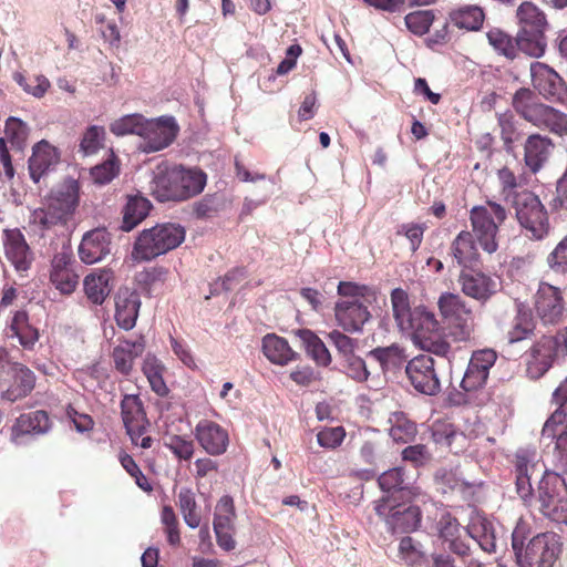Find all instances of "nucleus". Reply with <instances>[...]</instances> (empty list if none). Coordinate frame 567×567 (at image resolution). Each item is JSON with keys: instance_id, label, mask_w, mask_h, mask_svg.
Returning <instances> with one entry per match:
<instances>
[{"instance_id": "c03bdc74", "label": "nucleus", "mask_w": 567, "mask_h": 567, "mask_svg": "<svg viewBox=\"0 0 567 567\" xmlns=\"http://www.w3.org/2000/svg\"><path fill=\"white\" fill-rule=\"evenodd\" d=\"M236 512L234 499L229 495H224L217 502L214 513V529H234Z\"/></svg>"}, {"instance_id": "9b49d317", "label": "nucleus", "mask_w": 567, "mask_h": 567, "mask_svg": "<svg viewBox=\"0 0 567 567\" xmlns=\"http://www.w3.org/2000/svg\"><path fill=\"white\" fill-rule=\"evenodd\" d=\"M3 254L8 262L20 277H28L34 261V252L19 228H6L2 231Z\"/></svg>"}, {"instance_id": "a19ab883", "label": "nucleus", "mask_w": 567, "mask_h": 567, "mask_svg": "<svg viewBox=\"0 0 567 567\" xmlns=\"http://www.w3.org/2000/svg\"><path fill=\"white\" fill-rule=\"evenodd\" d=\"M517 49L530 56H542L546 49L544 31L520 30L516 37Z\"/></svg>"}, {"instance_id": "4d7b16f0", "label": "nucleus", "mask_w": 567, "mask_h": 567, "mask_svg": "<svg viewBox=\"0 0 567 567\" xmlns=\"http://www.w3.org/2000/svg\"><path fill=\"white\" fill-rule=\"evenodd\" d=\"M434 21L432 11H414L404 18L406 28L415 35L425 34Z\"/></svg>"}, {"instance_id": "1a4fd4ad", "label": "nucleus", "mask_w": 567, "mask_h": 567, "mask_svg": "<svg viewBox=\"0 0 567 567\" xmlns=\"http://www.w3.org/2000/svg\"><path fill=\"white\" fill-rule=\"evenodd\" d=\"M437 306L441 316L451 328V333L458 341H466L473 332L472 309L464 299L453 292H443Z\"/></svg>"}, {"instance_id": "774afa93", "label": "nucleus", "mask_w": 567, "mask_h": 567, "mask_svg": "<svg viewBox=\"0 0 567 567\" xmlns=\"http://www.w3.org/2000/svg\"><path fill=\"white\" fill-rule=\"evenodd\" d=\"M424 230V226L420 224L409 223L400 225L396 229V235L405 236L410 241L411 250L415 252L423 240Z\"/></svg>"}, {"instance_id": "a18cd8bd", "label": "nucleus", "mask_w": 567, "mask_h": 567, "mask_svg": "<svg viewBox=\"0 0 567 567\" xmlns=\"http://www.w3.org/2000/svg\"><path fill=\"white\" fill-rule=\"evenodd\" d=\"M146 118L138 113L124 115L110 125V131L116 136L135 134L141 136Z\"/></svg>"}, {"instance_id": "37998d69", "label": "nucleus", "mask_w": 567, "mask_h": 567, "mask_svg": "<svg viewBox=\"0 0 567 567\" xmlns=\"http://www.w3.org/2000/svg\"><path fill=\"white\" fill-rule=\"evenodd\" d=\"M517 18L520 30L544 31L546 25L545 14L532 2H523L517 9Z\"/></svg>"}, {"instance_id": "6ab92c4d", "label": "nucleus", "mask_w": 567, "mask_h": 567, "mask_svg": "<svg viewBox=\"0 0 567 567\" xmlns=\"http://www.w3.org/2000/svg\"><path fill=\"white\" fill-rule=\"evenodd\" d=\"M195 437L203 450L212 456L223 455L229 445L228 431L210 420H202L197 423Z\"/></svg>"}, {"instance_id": "58836bf2", "label": "nucleus", "mask_w": 567, "mask_h": 567, "mask_svg": "<svg viewBox=\"0 0 567 567\" xmlns=\"http://www.w3.org/2000/svg\"><path fill=\"white\" fill-rule=\"evenodd\" d=\"M453 23L468 31H477L482 28L485 14L477 6H465L451 14Z\"/></svg>"}, {"instance_id": "c85d7f7f", "label": "nucleus", "mask_w": 567, "mask_h": 567, "mask_svg": "<svg viewBox=\"0 0 567 567\" xmlns=\"http://www.w3.org/2000/svg\"><path fill=\"white\" fill-rule=\"evenodd\" d=\"M262 352L269 361L279 365H286L298 358V353L290 348L288 341L274 333L262 338Z\"/></svg>"}, {"instance_id": "f257e3e1", "label": "nucleus", "mask_w": 567, "mask_h": 567, "mask_svg": "<svg viewBox=\"0 0 567 567\" xmlns=\"http://www.w3.org/2000/svg\"><path fill=\"white\" fill-rule=\"evenodd\" d=\"M516 492L527 506H537L544 516L567 525V484L551 471H543L536 452L520 449L515 454Z\"/></svg>"}, {"instance_id": "7c9ffc66", "label": "nucleus", "mask_w": 567, "mask_h": 567, "mask_svg": "<svg viewBox=\"0 0 567 567\" xmlns=\"http://www.w3.org/2000/svg\"><path fill=\"white\" fill-rule=\"evenodd\" d=\"M145 348L143 338L134 341L124 340L113 351L115 368L123 374H128L133 368V362L138 358Z\"/></svg>"}, {"instance_id": "423d86ee", "label": "nucleus", "mask_w": 567, "mask_h": 567, "mask_svg": "<svg viewBox=\"0 0 567 567\" xmlns=\"http://www.w3.org/2000/svg\"><path fill=\"white\" fill-rule=\"evenodd\" d=\"M185 228L176 223H163L144 229L137 236L132 256L150 261L177 248L185 240Z\"/></svg>"}, {"instance_id": "b1692460", "label": "nucleus", "mask_w": 567, "mask_h": 567, "mask_svg": "<svg viewBox=\"0 0 567 567\" xmlns=\"http://www.w3.org/2000/svg\"><path fill=\"white\" fill-rule=\"evenodd\" d=\"M59 163V153L54 146L42 140L32 148V155L29 158L30 177L34 183L52 171Z\"/></svg>"}, {"instance_id": "0e129e2a", "label": "nucleus", "mask_w": 567, "mask_h": 567, "mask_svg": "<svg viewBox=\"0 0 567 567\" xmlns=\"http://www.w3.org/2000/svg\"><path fill=\"white\" fill-rule=\"evenodd\" d=\"M346 436L342 426L326 427L317 434L318 444L326 449H336L343 442Z\"/></svg>"}, {"instance_id": "4c0bfd02", "label": "nucleus", "mask_w": 567, "mask_h": 567, "mask_svg": "<svg viewBox=\"0 0 567 567\" xmlns=\"http://www.w3.org/2000/svg\"><path fill=\"white\" fill-rule=\"evenodd\" d=\"M177 506L183 515L185 524L195 529L199 527L202 518L197 512L195 493L188 487H182L177 493Z\"/></svg>"}, {"instance_id": "de8ad7c7", "label": "nucleus", "mask_w": 567, "mask_h": 567, "mask_svg": "<svg viewBox=\"0 0 567 567\" xmlns=\"http://www.w3.org/2000/svg\"><path fill=\"white\" fill-rule=\"evenodd\" d=\"M226 206L227 198L224 194H207L200 200L194 203V213L199 218H209L224 210Z\"/></svg>"}, {"instance_id": "ea45409f", "label": "nucleus", "mask_w": 567, "mask_h": 567, "mask_svg": "<svg viewBox=\"0 0 567 567\" xmlns=\"http://www.w3.org/2000/svg\"><path fill=\"white\" fill-rule=\"evenodd\" d=\"M497 123L501 128L504 148L506 152L512 153L514 151V143L519 141L523 136L519 123L511 111L499 113L497 115Z\"/></svg>"}, {"instance_id": "a211bd4d", "label": "nucleus", "mask_w": 567, "mask_h": 567, "mask_svg": "<svg viewBox=\"0 0 567 567\" xmlns=\"http://www.w3.org/2000/svg\"><path fill=\"white\" fill-rule=\"evenodd\" d=\"M560 352L559 338L544 336L532 348L527 360V373L532 379L543 377Z\"/></svg>"}, {"instance_id": "473e14b6", "label": "nucleus", "mask_w": 567, "mask_h": 567, "mask_svg": "<svg viewBox=\"0 0 567 567\" xmlns=\"http://www.w3.org/2000/svg\"><path fill=\"white\" fill-rule=\"evenodd\" d=\"M391 303L396 326L402 332H410L413 328L411 322L414 317V308L410 307L408 293L400 288L394 289L391 292Z\"/></svg>"}, {"instance_id": "338daca9", "label": "nucleus", "mask_w": 567, "mask_h": 567, "mask_svg": "<svg viewBox=\"0 0 567 567\" xmlns=\"http://www.w3.org/2000/svg\"><path fill=\"white\" fill-rule=\"evenodd\" d=\"M121 464L125 468V471L135 478L136 485L145 491L151 492L153 489L146 476L140 470L138 465L135 463L132 456L124 454L121 456Z\"/></svg>"}, {"instance_id": "5fc2aeb1", "label": "nucleus", "mask_w": 567, "mask_h": 567, "mask_svg": "<svg viewBox=\"0 0 567 567\" xmlns=\"http://www.w3.org/2000/svg\"><path fill=\"white\" fill-rule=\"evenodd\" d=\"M399 553L401 558L410 566L421 565L425 559L421 544L409 536L400 540Z\"/></svg>"}, {"instance_id": "f3484780", "label": "nucleus", "mask_w": 567, "mask_h": 567, "mask_svg": "<svg viewBox=\"0 0 567 567\" xmlns=\"http://www.w3.org/2000/svg\"><path fill=\"white\" fill-rule=\"evenodd\" d=\"M532 84L546 100H561L566 85L563 78L549 65L542 62L530 64Z\"/></svg>"}, {"instance_id": "6e6d98bb", "label": "nucleus", "mask_w": 567, "mask_h": 567, "mask_svg": "<svg viewBox=\"0 0 567 567\" xmlns=\"http://www.w3.org/2000/svg\"><path fill=\"white\" fill-rule=\"evenodd\" d=\"M13 79L27 93L38 99L42 97L50 87V81L44 75L25 78L21 73H16Z\"/></svg>"}, {"instance_id": "aec40b11", "label": "nucleus", "mask_w": 567, "mask_h": 567, "mask_svg": "<svg viewBox=\"0 0 567 567\" xmlns=\"http://www.w3.org/2000/svg\"><path fill=\"white\" fill-rule=\"evenodd\" d=\"M458 284L464 295L477 300L482 305L487 302L497 292L499 286L495 279L481 271L471 272L467 270L461 271Z\"/></svg>"}, {"instance_id": "dca6fc26", "label": "nucleus", "mask_w": 567, "mask_h": 567, "mask_svg": "<svg viewBox=\"0 0 567 567\" xmlns=\"http://www.w3.org/2000/svg\"><path fill=\"white\" fill-rule=\"evenodd\" d=\"M50 430V420L45 411L37 410L21 414L11 427V442L16 445L28 444L33 436L45 434Z\"/></svg>"}, {"instance_id": "052dcab7", "label": "nucleus", "mask_w": 567, "mask_h": 567, "mask_svg": "<svg viewBox=\"0 0 567 567\" xmlns=\"http://www.w3.org/2000/svg\"><path fill=\"white\" fill-rule=\"evenodd\" d=\"M547 262L551 272L567 275V236L549 254Z\"/></svg>"}, {"instance_id": "ddd939ff", "label": "nucleus", "mask_w": 567, "mask_h": 567, "mask_svg": "<svg viewBox=\"0 0 567 567\" xmlns=\"http://www.w3.org/2000/svg\"><path fill=\"white\" fill-rule=\"evenodd\" d=\"M405 373L413 388L420 393L435 395L440 392L441 384L431 355L422 354L410 360L405 365Z\"/></svg>"}, {"instance_id": "412c9836", "label": "nucleus", "mask_w": 567, "mask_h": 567, "mask_svg": "<svg viewBox=\"0 0 567 567\" xmlns=\"http://www.w3.org/2000/svg\"><path fill=\"white\" fill-rule=\"evenodd\" d=\"M111 252V235L105 228L87 231L79 246L80 259L92 265L103 260Z\"/></svg>"}, {"instance_id": "bf43d9fd", "label": "nucleus", "mask_w": 567, "mask_h": 567, "mask_svg": "<svg viewBox=\"0 0 567 567\" xmlns=\"http://www.w3.org/2000/svg\"><path fill=\"white\" fill-rule=\"evenodd\" d=\"M4 133L13 145L20 147L29 135V127L20 118L11 116L6 121Z\"/></svg>"}, {"instance_id": "cd10ccee", "label": "nucleus", "mask_w": 567, "mask_h": 567, "mask_svg": "<svg viewBox=\"0 0 567 567\" xmlns=\"http://www.w3.org/2000/svg\"><path fill=\"white\" fill-rule=\"evenodd\" d=\"M551 147L553 143L549 137L540 134L529 135L524 146L526 166L533 173H537L547 161Z\"/></svg>"}, {"instance_id": "0eeeda50", "label": "nucleus", "mask_w": 567, "mask_h": 567, "mask_svg": "<svg viewBox=\"0 0 567 567\" xmlns=\"http://www.w3.org/2000/svg\"><path fill=\"white\" fill-rule=\"evenodd\" d=\"M505 219V208L495 202H487L486 206H475L471 209L472 234L484 251L493 254L498 249V226Z\"/></svg>"}, {"instance_id": "69168bd1", "label": "nucleus", "mask_w": 567, "mask_h": 567, "mask_svg": "<svg viewBox=\"0 0 567 567\" xmlns=\"http://www.w3.org/2000/svg\"><path fill=\"white\" fill-rule=\"evenodd\" d=\"M50 279L54 287L63 295L72 293L79 282V277L73 270L50 274Z\"/></svg>"}, {"instance_id": "7ed1b4c3", "label": "nucleus", "mask_w": 567, "mask_h": 567, "mask_svg": "<svg viewBox=\"0 0 567 567\" xmlns=\"http://www.w3.org/2000/svg\"><path fill=\"white\" fill-rule=\"evenodd\" d=\"M207 175L197 167L182 165L158 169L152 181V194L158 202H183L200 194Z\"/></svg>"}, {"instance_id": "4be33fe9", "label": "nucleus", "mask_w": 567, "mask_h": 567, "mask_svg": "<svg viewBox=\"0 0 567 567\" xmlns=\"http://www.w3.org/2000/svg\"><path fill=\"white\" fill-rule=\"evenodd\" d=\"M338 324L347 332H360L371 315L368 307L358 300H342L334 306Z\"/></svg>"}, {"instance_id": "79ce46f5", "label": "nucleus", "mask_w": 567, "mask_h": 567, "mask_svg": "<svg viewBox=\"0 0 567 567\" xmlns=\"http://www.w3.org/2000/svg\"><path fill=\"white\" fill-rule=\"evenodd\" d=\"M486 38L488 44L499 54L508 60H514L517 55L516 39L498 28H492L487 31Z\"/></svg>"}, {"instance_id": "a878e982", "label": "nucleus", "mask_w": 567, "mask_h": 567, "mask_svg": "<svg viewBox=\"0 0 567 567\" xmlns=\"http://www.w3.org/2000/svg\"><path fill=\"white\" fill-rule=\"evenodd\" d=\"M450 254L463 270L474 269L478 266L480 252L471 231L462 230L458 233L451 244Z\"/></svg>"}, {"instance_id": "8fccbe9b", "label": "nucleus", "mask_w": 567, "mask_h": 567, "mask_svg": "<svg viewBox=\"0 0 567 567\" xmlns=\"http://www.w3.org/2000/svg\"><path fill=\"white\" fill-rule=\"evenodd\" d=\"M411 323L413 324V328H411L410 332L419 334L433 332L439 329V322L435 315L424 306L414 307V317Z\"/></svg>"}, {"instance_id": "bb28decb", "label": "nucleus", "mask_w": 567, "mask_h": 567, "mask_svg": "<svg viewBox=\"0 0 567 567\" xmlns=\"http://www.w3.org/2000/svg\"><path fill=\"white\" fill-rule=\"evenodd\" d=\"M8 377L13 379V388L3 393V398L9 401H16L19 398L28 395L34 388L35 375L27 367L18 362H8Z\"/></svg>"}, {"instance_id": "13d9d810", "label": "nucleus", "mask_w": 567, "mask_h": 567, "mask_svg": "<svg viewBox=\"0 0 567 567\" xmlns=\"http://www.w3.org/2000/svg\"><path fill=\"white\" fill-rule=\"evenodd\" d=\"M164 445L179 460H190L194 454V443L179 435L168 436Z\"/></svg>"}, {"instance_id": "3c124183", "label": "nucleus", "mask_w": 567, "mask_h": 567, "mask_svg": "<svg viewBox=\"0 0 567 567\" xmlns=\"http://www.w3.org/2000/svg\"><path fill=\"white\" fill-rule=\"evenodd\" d=\"M163 368L155 358L146 359L143 365V372L146 375L151 389L159 396H165L168 393L163 375Z\"/></svg>"}, {"instance_id": "f704fd0d", "label": "nucleus", "mask_w": 567, "mask_h": 567, "mask_svg": "<svg viewBox=\"0 0 567 567\" xmlns=\"http://www.w3.org/2000/svg\"><path fill=\"white\" fill-rule=\"evenodd\" d=\"M152 205L148 199L141 196L130 197L123 209V221L121 229L130 231L144 220Z\"/></svg>"}, {"instance_id": "e2e57ef3", "label": "nucleus", "mask_w": 567, "mask_h": 567, "mask_svg": "<svg viewBox=\"0 0 567 567\" xmlns=\"http://www.w3.org/2000/svg\"><path fill=\"white\" fill-rule=\"evenodd\" d=\"M567 423V405L558 404V408L545 422L542 431L543 439H554L557 433V426Z\"/></svg>"}, {"instance_id": "5701e85b", "label": "nucleus", "mask_w": 567, "mask_h": 567, "mask_svg": "<svg viewBox=\"0 0 567 567\" xmlns=\"http://www.w3.org/2000/svg\"><path fill=\"white\" fill-rule=\"evenodd\" d=\"M141 297L136 290L120 288L115 295V320L120 328L132 330L138 317Z\"/></svg>"}, {"instance_id": "603ef678", "label": "nucleus", "mask_w": 567, "mask_h": 567, "mask_svg": "<svg viewBox=\"0 0 567 567\" xmlns=\"http://www.w3.org/2000/svg\"><path fill=\"white\" fill-rule=\"evenodd\" d=\"M534 331V322L530 315L518 310L512 329L507 332L509 343L519 342L528 338Z\"/></svg>"}, {"instance_id": "20e7f679", "label": "nucleus", "mask_w": 567, "mask_h": 567, "mask_svg": "<svg viewBox=\"0 0 567 567\" xmlns=\"http://www.w3.org/2000/svg\"><path fill=\"white\" fill-rule=\"evenodd\" d=\"M79 205V184L68 178L54 187L42 207L30 215V224L40 230H49L58 225H66Z\"/></svg>"}, {"instance_id": "f8f14e48", "label": "nucleus", "mask_w": 567, "mask_h": 567, "mask_svg": "<svg viewBox=\"0 0 567 567\" xmlns=\"http://www.w3.org/2000/svg\"><path fill=\"white\" fill-rule=\"evenodd\" d=\"M179 127L173 116L146 120L141 137V150L154 153L169 146L178 134Z\"/></svg>"}, {"instance_id": "c9c22d12", "label": "nucleus", "mask_w": 567, "mask_h": 567, "mask_svg": "<svg viewBox=\"0 0 567 567\" xmlns=\"http://www.w3.org/2000/svg\"><path fill=\"white\" fill-rule=\"evenodd\" d=\"M9 330L10 337H17L20 344L25 349H31L39 340L38 330L29 323V318L25 311H17L10 322Z\"/></svg>"}, {"instance_id": "864d4df0", "label": "nucleus", "mask_w": 567, "mask_h": 567, "mask_svg": "<svg viewBox=\"0 0 567 567\" xmlns=\"http://www.w3.org/2000/svg\"><path fill=\"white\" fill-rule=\"evenodd\" d=\"M378 483L380 488L385 493L401 492L408 488L409 483L405 482L402 467H394L383 472Z\"/></svg>"}, {"instance_id": "393cba45", "label": "nucleus", "mask_w": 567, "mask_h": 567, "mask_svg": "<svg viewBox=\"0 0 567 567\" xmlns=\"http://www.w3.org/2000/svg\"><path fill=\"white\" fill-rule=\"evenodd\" d=\"M467 535L473 538L485 553H496V536L492 522L477 511H473L466 526Z\"/></svg>"}, {"instance_id": "2f4dec72", "label": "nucleus", "mask_w": 567, "mask_h": 567, "mask_svg": "<svg viewBox=\"0 0 567 567\" xmlns=\"http://www.w3.org/2000/svg\"><path fill=\"white\" fill-rule=\"evenodd\" d=\"M368 357L375 360L383 372L401 369L408 360L404 348L398 343L377 347L368 352Z\"/></svg>"}, {"instance_id": "680f3d73", "label": "nucleus", "mask_w": 567, "mask_h": 567, "mask_svg": "<svg viewBox=\"0 0 567 567\" xmlns=\"http://www.w3.org/2000/svg\"><path fill=\"white\" fill-rule=\"evenodd\" d=\"M343 369L347 375L357 382H364L370 375L365 361L355 354L343 360Z\"/></svg>"}, {"instance_id": "6e6552de", "label": "nucleus", "mask_w": 567, "mask_h": 567, "mask_svg": "<svg viewBox=\"0 0 567 567\" xmlns=\"http://www.w3.org/2000/svg\"><path fill=\"white\" fill-rule=\"evenodd\" d=\"M515 209L519 225L535 239H543L549 230L547 212L538 196L529 190H520L509 203Z\"/></svg>"}, {"instance_id": "c756f323", "label": "nucleus", "mask_w": 567, "mask_h": 567, "mask_svg": "<svg viewBox=\"0 0 567 567\" xmlns=\"http://www.w3.org/2000/svg\"><path fill=\"white\" fill-rule=\"evenodd\" d=\"M307 354L321 367H328L331 363V354L322 340L309 329H299L295 331Z\"/></svg>"}, {"instance_id": "4468645a", "label": "nucleus", "mask_w": 567, "mask_h": 567, "mask_svg": "<svg viewBox=\"0 0 567 567\" xmlns=\"http://www.w3.org/2000/svg\"><path fill=\"white\" fill-rule=\"evenodd\" d=\"M497 359L492 349L475 351L468 362L467 369L461 381V388L465 392L476 391L486 384L489 370Z\"/></svg>"}, {"instance_id": "72a5a7b5", "label": "nucleus", "mask_w": 567, "mask_h": 567, "mask_svg": "<svg viewBox=\"0 0 567 567\" xmlns=\"http://www.w3.org/2000/svg\"><path fill=\"white\" fill-rule=\"evenodd\" d=\"M111 279L112 272L109 270L86 276L84 279V290L87 299L95 305H102L111 292Z\"/></svg>"}, {"instance_id": "09e8293b", "label": "nucleus", "mask_w": 567, "mask_h": 567, "mask_svg": "<svg viewBox=\"0 0 567 567\" xmlns=\"http://www.w3.org/2000/svg\"><path fill=\"white\" fill-rule=\"evenodd\" d=\"M105 138V130L103 126L91 125L86 128L80 143V152L84 156L97 153L102 147Z\"/></svg>"}, {"instance_id": "49530a36", "label": "nucleus", "mask_w": 567, "mask_h": 567, "mask_svg": "<svg viewBox=\"0 0 567 567\" xmlns=\"http://www.w3.org/2000/svg\"><path fill=\"white\" fill-rule=\"evenodd\" d=\"M391 419L390 436L398 443H408L414 440L417 430L416 424L405 417L403 413H395Z\"/></svg>"}, {"instance_id": "39448f33", "label": "nucleus", "mask_w": 567, "mask_h": 567, "mask_svg": "<svg viewBox=\"0 0 567 567\" xmlns=\"http://www.w3.org/2000/svg\"><path fill=\"white\" fill-rule=\"evenodd\" d=\"M515 112L534 126L557 134L567 135V114L542 103L535 93L527 89H518L512 99Z\"/></svg>"}, {"instance_id": "9d476101", "label": "nucleus", "mask_w": 567, "mask_h": 567, "mask_svg": "<svg viewBox=\"0 0 567 567\" xmlns=\"http://www.w3.org/2000/svg\"><path fill=\"white\" fill-rule=\"evenodd\" d=\"M375 513L384 518L392 533H410L415 530L421 522V511L417 506L392 505L390 497L375 502Z\"/></svg>"}, {"instance_id": "f03ea898", "label": "nucleus", "mask_w": 567, "mask_h": 567, "mask_svg": "<svg viewBox=\"0 0 567 567\" xmlns=\"http://www.w3.org/2000/svg\"><path fill=\"white\" fill-rule=\"evenodd\" d=\"M532 534L530 525L518 519L512 533V548L519 567H553L559 550L560 543L557 534L551 532Z\"/></svg>"}, {"instance_id": "e433bc0d", "label": "nucleus", "mask_w": 567, "mask_h": 567, "mask_svg": "<svg viewBox=\"0 0 567 567\" xmlns=\"http://www.w3.org/2000/svg\"><path fill=\"white\" fill-rule=\"evenodd\" d=\"M121 416L125 429L132 425L150 423L137 394H125L121 401Z\"/></svg>"}, {"instance_id": "2eb2a0df", "label": "nucleus", "mask_w": 567, "mask_h": 567, "mask_svg": "<svg viewBox=\"0 0 567 567\" xmlns=\"http://www.w3.org/2000/svg\"><path fill=\"white\" fill-rule=\"evenodd\" d=\"M535 308L544 324L558 323L565 312V302L560 290L550 284L542 282L535 297Z\"/></svg>"}]
</instances>
